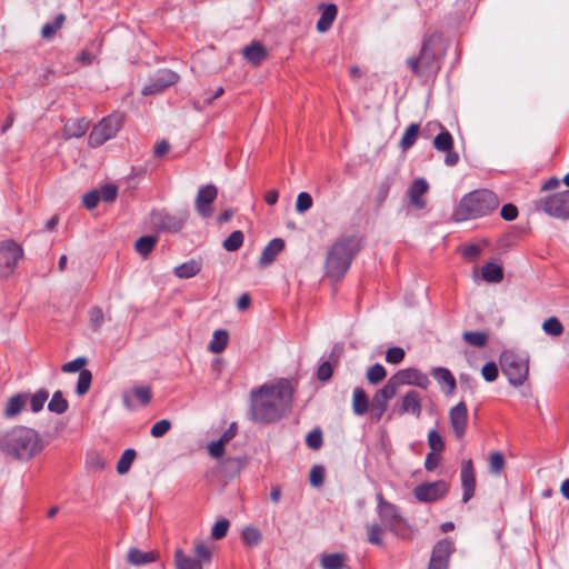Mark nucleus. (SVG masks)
Returning a JSON list of instances; mask_svg holds the SVG:
<instances>
[{
  "label": "nucleus",
  "instance_id": "cd10ccee",
  "mask_svg": "<svg viewBox=\"0 0 569 569\" xmlns=\"http://www.w3.org/2000/svg\"><path fill=\"white\" fill-rule=\"evenodd\" d=\"M127 558L131 565L141 566L154 562L158 558V553L156 551L144 552L139 550L138 548H131L128 552Z\"/></svg>",
  "mask_w": 569,
  "mask_h": 569
},
{
  "label": "nucleus",
  "instance_id": "13d9d810",
  "mask_svg": "<svg viewBox=\"0 0 569 569\" xmlns=\"http://www.w3.org/2000/svg\"><path fill=\"white\" fill-rule=\"evenodd\" d=\"M307 446L310 449L318 450L322 446V432L320 429H315L308 433L306 438Z\"/></svg>",
  "mask_w": 569,
  "mask_h": 569
},
{
  "label": "nucleus",
  "instance_id": "20e7f679",
  "mask_svg": "<svg viewBox=\"0 0 569 569\" xmlns=\"http://www.w3.org/2000/svg\"><path fill=\"white\" fill-rule=\"evenodd\" d=\"M499 204V198L491 190H473L462 197L453 212V219L457 222L477 219L490 214Z\"/></svg>",
  "mask_w": 569,
  "mask_h": 569
},
{
  "label": "nucleus",
  "instance_id": "58836bf2",
  "mask_svg": "<svg viewBox=\"0 0 569 569\" xmlns=\"http://www.w3.org/2000/svg\"><path fill=\"white\" fill-rule=\"evenodd\" d=\"M136 457H137V453H136L134 449H131V448L130 449H126L122 452V455H121V457H120V459H119V461L117 463V471H118V473L119 475L127 473L130 470L131 465L134 461Z\"/></svg>",
  "mask_w": 569,
  "mask_h": 569
},
{
  "label": "nucleus",
  "instance_id": "ddd939ff",
  "mask_svg": "<svg viewBox=\"0 0 569 569\" xmlns=\"http://www.w3.org/2000/svg\"><path fill=\"white\" fill-rule=\"evenodd\" d=\"M449 486L445 480L426 482L413 489L416 499L420 502H435L447 495Z\"/></svg>",
  "mask_w": 569,
  "mask_h": 569
},
{
  "label": "nucleus",
  "instance_id": "f03ea898",
  "mask_svg": "<svg viewBox=\"0 0 569 569\" xmlns=\"http://www.w3.org/2000/svg\"><path fill=\"white\" fill-rule=\"evenodd\" d=\"M46 447V441L40 433L26 426H14L0 433V451L6 456L30 461Z\"/></svg>",
  "mask_w": 569,
  "mask_h": 569
},
{
  "label": "nucleus",
  "instance_id": "9b49d317",
  "mask_svg": "<svg viewBox=\"0 0 569 569\" xmlns=\"http://www.w3.org/2000/svg\"><path fill=\"white\" fill-rule=\"evenodd\" d=\"M389 381L396 387L397 391L399 386L402 385L416 386L427 390L431 383L428 376L416 368L399 370L389 379Z\"/></svg>",
  "mask_w": 569,
  "mask_h": 569
},
{
  "label": "nucleus",
  "instance_id": "5fc2aeb1",
  "mask_svg": "<svg viewBox=\"0 0 569 569\" xmlns=\"http://www.w3.org/2000/svg\"><path fill=\"white\" fill-rule=\"evenodd\" d=\"M383 529L379 525L368 526V541L372 545L381 546Z\"/></svg>",
  "mask_w": 569,
  "mask_h": 569
},
{
  "label": "nucleus",
  "instance_id": "473e14b6",
  "mask_svg": "<svg viewBox=\"0 0 569 569\" xmlns=\"http://www.w3.org/2000/svg\"><path fill=\"white\" fill-rule=\"evenodd\" d=\"M352 409L358 416H363L369 409L368 396L361 388H356L353 390Z\"/></svg>",
  "mask_w": 569,
  "mask_h": 569
},
{
  "label": "nucleus",
  "instance_id": "bf43d9fd",
  "mask_svg": "<svg viewBox=\"0 0 569 569\" xmlns=\"http://www.w3.org/2000/svg\"><path fill=\"white\" fill-rule=\"evenodd\" d=\"M481 375L486 381H495L499 375L498 366L493 361L487 362L481 369Z\"/></svg>",
  "mask_w": 569,
  "mask_h": 569
},
{
  "label": "nucleus",
  "instance_id": "f3484780",
  "mask_svg": "<svg viewBox=\"0 0 569 569\" xmlns=\"http://www.w3.org/2000/svg\"><path fill=\"white\" fill-rule=\"evenodd\" d=\"M218 194V189L213 184H207L199 189L196 197V209L198 213L208 218L212 213L211 203L216 200Z\"/></svg>",
  "mask_w": 569,
  "mask_h": 569
},
{
  "label": "nucleus",
  "instance_id": "c756f323",
  "mask_svg": "<svg viewBox=\"0 0 569 569\" xmlns=\"http://www.w3.org/2000/svg\"><path fill=\"white\" fill-rule=\"evenodd\" d=\"M201 270V263L196 260H190L180 266H177L173 270L176 277L180 279H189L197 276Z\"/></svg>",
  "mask_w": 569,
  "mask_h": 569
},
{
  "label": "nucleus",
  "instance_id": "7c9ffc66",
  "mask_svg": "<svg viewBox=\"0 0 569 569\" xmlns=\"http://www.w3.org/2000/svg\"><path fill=\"white\" fill-rule=\"evenodd\" d=\"M174 565L177 569H202L201 560L186 555L181 549L174 552Z\"/></svg>",
  "mask_w": 569,
  "mask_h": 569
},
{
  "label": "nucleus",
  "instance_id": "ea45409f",
  "mask_svg": "<svg viewBox=\"0 0 569 569\" xmlns=\"http://www.w3.org/2000/svg\"><path fill=\"white\" fill-rule=\"evenodd\" d=\"M433 147L438 151H450L453 148V138L447 130L441 131L433 139Z\"/></svg>",
  "mask_w": 569,
  "mask_h": 569
},
{
  "label": "nucleus",
  "instance_id": "49530a36",
  "mask_svg": "<svg viewBox=\"0 0 569 569\" xmlns=\"http://www.w3.org/2000/svg\"><path fill=\"white\" fill-rule=\"evenodd\" d=\"M386 376V369L380 363H376L367 370V379L371 385H378Z\"/></svg>",
  "mask_w": 569,
  "mask_h": 569
},
{
  "label": "nucleus",
  "instance_id": "b1692460",
  "mask_svg": "<svg viewBox=\"0 0 569 569\" xmlns=\"http://www.w3.org/2000/svg\"><path fill=\"white\" fill-rule=\"evenodd\" d=\"M243 58L252 66H260L268 57L266 47L258 41L251 42L242 50Z\"/></svg>",
  "mask_w": 569,
  "mask_h": 569
},
{
  "label": "nucleus",
  "instance_id": "4c0bfd02",
  "mask_svg": "<svg viewBox=\"0 0 569 569\" xmlns=\"http://www.w3.org/2000/svg\"><path fill=\"white\" fill-rule=\"evenodd\" d=\"M68 408L69 403L67 399H64L62 392L60 390L56 391L48 403V410L61 415L64 413Z\"/></svg>",
  "mask_w": 569,
  "mask_h": 569
},
{
  "label": "nucleus",
  "instance_id": "a878e982",
  "mask_svg": "<svg viewBox=\"0 0 569 569\" xmlns=\"http://www.w3.org/2000/svg\"><path fill=\"white\" fill-rule=\"evenodd\" d=\"M89 129V121L84 118L72 120L64 124L62 137L66 140L80 138L86 134Z\"/></svg>",
  "mask_w": 569,
  "mask_h": 569
},
{
  "label": "nucleus",
  "instance_id": "603ef678",
  "mask_svg": "<svg viewBox=\"0 0 569 569\" xmlns=\"http://www.w3.org/2000/svg\"><path fill=\"white\" fill-rule=\"evenodd\" d=\"M229 526L230 523L227 519L218 520L211 529V537L216 540L224 538L227 536Z\"/></svg>",
  "mask_w": 569,
  "mask_h": 569
},
{
  "label": "nucleus",
  "instance_id": "8fccbe9b",
  "mask_svg": "<svg viewBox=\"0 0 569 569\" xmlns=\"http://www.w3.org/2000/svg\"><path fill=\"white\" fill-rule=\"evenodd\" d=\"M428 445L431 452H441L445 448V442L441 435L437 430H430L428 433Z\"/></svg>",
  "mask_w": 569,
  "mask_h": 569
},
{
  "label": "nucleus",
  "instance_id": "a18cd8bd",
  "mask_svg": "<svg viewBox=\"0 0 569 569\" xmlns=\"http://www.w3.org/2000/svg\"><path fill=\"white\" fill-rule=\"evenodd\" d=\"M49 398V392L44 389L38 390L30 397V408L32 412H39L43 409L46 401Z\"/></svg>",
  "mask_w": 569,
  "mask_h": 569
},
{
  "label": "nucleus",
  "instance_id": "dca6fc26",
  "mask_svg": "<svg viewBox=\"0 0 569 569\" xmlns=\"http://www.w3.org/2000/svg\"><path fill=\"white\" fill-rule=\"evenodd\" d=\"M179 76L169 70H160L154 80L142 89L143 96H151L161 92L166 88L173 86L178 82Z\"/></svg>",
  "mask_w": 569,
  "mask_h": 569
},
{
  "label": "nucleus",
  "instance_id": "864d4df0",
  "mask_svg": "<svg viewBox=\"0 0 569 569\" xmlns=\"http://www.w3.org/2000/svg\"><path fill=\"white\" fill-rule=\"evenodd\" d=\"M312 198L308 192H300L297 197L296 210L303 213L312 207Z\"/></svg>",
  "mask_w": 569,
  "mask_h": 569
},
{
  "label": "nucleus",
  "instance_id": "2eb2a0df",
  "mask_svg": "<svg viewBox=\"0 0 569 569\" xmlns=\"http://www.w3.org/2000/svg\"><path fill=\"white\" fill-rule=\"evenodd\" d=\"M449 422L457 439H462L468 427V408L465 401L458 402L449 411Z\"/></svg>",
  "mask_w": 569,
  "mask_h": 569
},
{
  "label": "nucleus",
  "instance_id": "37998d69",
  "mask_svg": "<svg viewBox=\"0 0 569 569\" xmlns=\"http://www.w3.org/2000/svg\"><path fill=\"white\" fill-rule=\"evenodd\" d=\"M213 548L206 542L199 541L194 545L193 553L197 560H201V565L211 561Z\"/></svg>",
  "mask_w": 569,
  "mask_h": 569
},
{
  "label": "nucleus",
  "instance_id": "7ed1b4c3",
  "mask_svg": "<svg viewBox=\"0 0 569 569\" xmlns=\"http://www.w3.org/2000/svg\"><path fill=\"white\" fill-rule=\"evenodd\" d=\"M360 246L355 237H346L333 242L327 252L325 262L326 276L335 281L341 280Z\"/></svg>",
  "mask_w": 569,
  "mask_h": 569
},
{
  "label": "nucleus",
  "instance_id": "680f3d73",
  "mask_svg": "<svg viewBox=\"0 0 569 569\" xmlns=\"http://www.w3.org/2000/svg\"><path fill=\"white\" fill-rule=\"evenodd\" d=\"M405 358V350L400 347H392L387 350L386 361L392 365L400 363Z\"/></svg>",
  "mask_w": 569,
  "mask_h": 569
},
{
  "label": "nucleus",
  "instance_id": "0e129e2a",
  "mask_svg": "<svg viewBox=\"0 0 569 569\" xmlns=\"http://www.w3.org/2000/svg\"><path fill=\"white\" fill-rule=\"evenodd\" d=\"M90 323H91V327L94 329V330H98L101 325L103 323V311L100 307H93L91 308L90 312Z\"/></svg>",
  "mask_w": 569,
  "mask_h": 569
},
{
  "label": "nucleus",
  "instance_id": "79ce46f5",
  "mask_svg": "<svg viewBox=\"0 0 569 569\" xmlns=\"http://www.w3.org/2000/svg\"><path fill=\"white\" fill-rule=\"evenodd\" d=\"M66 17L63 13H59L53 22L46 23L42 27L41 34L44 39H51L56 34L58 30H60L63 26Z\"/></svg>",
  "mask_w": 569,
  "mask_h": 569
},
{
  "label": "nucleus",
  "instance_id": "774afa93",
  "mask_svg": "<svg viewBox=\"0 0 569 569\" xmlns=\"http://www.w3.org/2000/svg\"><path fill=\"white\" fill-rule=\"evenodd\" d=\"M133 393L141 405L146 406L151 400V389L150 387H136L133 389Z\"/></svg>",
  "mask_w": 569,
  "mask_h": 569
},
{
  "label": "nucleus",
  "instance_id": "e2e57ef3",
  "mask_svg": "<svg viewBox=\"0 0 569 569\" xmlns=\"http://www.w3.org/2000/svg\"><path fill=\"white\" fill-rule=\"evenodd\" d=\"M100 199L106 202H113L118 196V188L114 184H106L100 191Z\"/></svg>",
  "mask_w": 569,
  "mask_h": 569
},
{
  "label": "nucleus",
  "instance_id": "2f4dec72",
  "mask_svg": "<svg viewBox=\"0 0 569 569\" xmlns=\"http://www.w3.org/2000/svg\"><path fill=\"white\" fill-rule=\"evenodd\" d=\"M229 333L227 330L218 329L213 332L212 339L209 342L208 349L212 353H221L228 346Z\"/></svg>",
  "mask_w": 569,
  "mask_h": 569
},
{
  "label": "nucleus",
  "instance_id": "f8f14e48",
  "mask_svg": "<svg viewBox=\"0 0 569 569\" xmlns=\"http://www.w3.org/2000/svg\"><path fill=\"white\" fill-rule=\"evenodd\" d=\"M396 387L388 380V382L372 397L370 403V413L375 422L380 421L383 413L388 409V402L397 395Z\"/></svg>",
  "mask_w": 569,
  "mask_h": 569
},
{
  "label": "nucleus",
  "instance_id": "c9c22d12",
  "mask_svg": "<svg viewBox=\"0 0 569 569\" xmlns=\"http://www.w3.org/2000/svg\"><path fill=\"white\" fill-rule=\"evenodd\" d=\"M462 339L469 346L482 348L488 343L489 336L483 331H465Z\"/></svg>",
  "mask_w": 569,
  "mask_h": 569
},
{
  "label": "nucleus",
  "instance_id": "423d86ee",
  "mask_svg": "<svg viewBox=\"0 0 569 569\" xmlns=\"http://www.w3.org/2000/svg\"><path fill=\"white\" fill-rule=\"evenodd\" d=\"M123 117L112 113L98 122L89 134L88 142L92 148H98L113 138L121 129Z\"/></svg>",
  "mask_w": 569,
  "mask_h": 569
},
{
  "label": "nucleus",
  "instance_id": "f257e3e1",
  "mask_svg": "<svg viewBox=\"0 0 569 569\" xmlns=\"http://www.w3.org/2000/svg\"><path fill=\"white\" fill-rule=\"evenodd\" d=\"M293 390L288 380L264 383L250 392L251 420L270 423L281 419L290 411Z\"/></svg>",
  "mask_w": 569,
  "mask_h": 569
},
{
  "label": "nucleus",
  "instance_id": "393cba45",
  "mask_svg": "<svg viewBox=\"0 0 569 569\" xmlns=\"http://www.w3.org/2000/svg\"><path fill=\"white\" fill-rule=\"evenodd\" d=\"M284 249V241L280 238L272 239L263 249L260 256V264L267 267L271 264L277 256Z\"/></svg>",
  "mask_w": 569,
  "mask_h": 569
},
{
  "label": "nucleus",
  "instance_id": "1a4fd4ad",
  "mask_svg": "<svg viewBox=\"0 0 569 569\" xmlns=\"http://www.w3.org/2000/svg\"><path fill=\"white\" fill-rule=\"evenodd\" d=\"M537 207L558 219H569V189L540 199Z\"/></svg>",
  "mask_w": 569,
  "mask_h": 569
},
{
  "label": "nucleus",
  "instance_id": "de8ad7c7",
  "mask_svg": "<svg viewBox=\"0 0 569 569\" xmlns=\"http://www.w3.org/2000/svg\"><path fill=\"white\" fill-rule=\"evenodd\" d=\"M92 380V375L89 370L83 369L79 373L78 382H77V393L79 396H83L90 389Z\"/></svg>",
  "mask_w": 569,
  "mask_h": 569
},
{
  "label": "nucleus",
  "instance_id": "f704fd0d",
  "mask_svg": "<svg viewBox=\"0 0 569 569\" xmlns=\"http://www.w3.org/2000/svg\"><path fill=\"white\" fill-rule=\"evenodd\" d=\"M323 569H343L346 565V556L343 553L323 555L320 560Z\"/></svg>",
  "mask_w": 569,
  "mask_h": 569
},
{
  "label": "nucleus",
  "instance_id": "c03bdc74",
  "mask_svg": "<svg viewBox=\"0 0 569 569\" xmlns=\"http://www.w3.org/2000/svg\"><path fill=\"white\" fill-rule=\"evenodd\" d=\"M243 239L242 231L236 230L223 241L222 246L227 251H236L242 246Z\"/></svg>",
  "mask_w": 569,
  "mask_h": 569
},
{
  "label": "nucleus",
  "instance_id": "a19ab883",
  "mask_svg": "<svg viewBox=\"0 0 569 569\" xmlns=\"http://www.w3.org/2000/svg\"><path fill=\"white\" fill-rule=\"evenodd\" d=\"M419 129L420 128L418 123H411L408 126L400 141V147L403 150H408L415 144L419 134Z\"/></svg>",
  "mask_w": 569,
  "mask_h": 569
},
{
  "label": "nucleus",
  "instance_id": "4be33fe9",
  "mask_svg": "<svg viewBox=\"0 0 569 569\" xmlns=\"http://www.w3.org/2000/svg\"><path fill=\"white\" fill-rule=\"evenodd\" d=\"M431 376L441 387L445 395L450 396L457 388L456 378L451 371L445 367H437L431 370Z\"/></svg>",
  "mask_w": 569,
  "mask_h": 569
},
{
  "label": "nucleus",
  "instance_id": "c85d7f7f",
  "mask_svg": "<svg viewBox=\"0 0 569 569\" xmlns=\"http://www.w3.org/2000/svg\"><path fill=\"white\" fill-rule=\"evenodd\" d=\"M393 184L392 177H386L373 189V202L380 207L387 200L389 191Z\"/></svg>",
  "mask_w": 569,
  "mask_h": 569
},
{
  "label": "nucleus",
  "instance_id": "6e6d98bb",
  "mask_svg": "<svg viewBox=\"0 0 569 569\" xmlns=\"http://www.w3.org/2000/svg\"><path fill=\"white\" fill-rule=\"evenodd\" d=\"M171 429V422L168 419L157 421L150 430V433L154 438L164 436Z\"/></svg>",
  "mask_w": 569,
  "mask_h": 569
},
{
  "label": "nucleus",
  "instance_id": "aec40b11",
  "mask_svg": "<svg viewBox=\"0 0 569 569\" xmlns=\"http://www.w3.org/2000/svg\"><path fill=\"white\" fill-rule=\"evenodd\" d=\"M429 184L426 179L417 178L415 179L408 188V197L410 203L416 209H423L426 207V200L423 196L428 192Z\"/></svg>",
  "mask_w": 569,
  "mask_h": 569
},
{
  "label": "nucleus",
  "instance_id": "4468645a",
  "mask_svg": "<svg viewBox=\"0 0 569 569\" xmlns=\"http://www.w3.org/2000/svg\"><path fill=\"white\" fill-rule=\"evenodd\" d=\"M453 550L452 541L448 539L438 541L433 547L428 569H448Z\"/></svg>",
  "mask_w": 569,
  "mask_h": 569
},
{
  "label": "nucleus",
  "instance_id": "09e8293b",
  "mask_svg": "<svg viewBox=\"0 0 569 569\" xmlns=\"http://www.w3.org/2000/svg\"><path fill=\"white\" fill-rule=\"evenodd\" d=\"M542 329L547 335L558 337L563 332V327L558 318L551 317L547 319L543 325Z\"/></svg>",
  "mask_w": 569,
  "mask_h": 569
},
{
  "label": "nucleus",
  "instance_id": "0eeeda50",
  "mask_svg": "<svg viewBox=\"0 0 569 569\" xmlns=\"http://www.w3.org/2000/svg\"><path fill=\"white\" fill-rule=\"evenodd\" d=\"M440 34H431L427 37L422 41L419 56L407 60L409 68L416 76H425L431 69L436 59L433 47L436 42L440 41Z\"/></svg>",
  "mask_w": 569,
  "mask_h": 569
},
{
  "label": "nucleus",
  "instance_id": "a211bd4d",
  "mask_svg": "<svg viewBox=\"0 0 569 569\" xmlns=\"http://www.w3.org/2000/svg\"><path fill=\"white\" fill-rule=\"evenodd\" d=\"M461 487H462V501L468 502L475 495L476 490V475L472 460H466L461 465Z\"/></svg>",
  "mask_w": 569,
  "mask_h": 569
},
{
  "label": "nucleus",
  "instance_id": "052dcab7",
  "mask_svg": "<svg viewBox=\"0 0 569 569\" xmlns=\"http://www.w3.org/2000/svg\"><path fill=\"white\" fill-rule=\"evenodd\" d=\"M242 538L247 545L254 546L260 541L261 533L256 528L247 527L242 531Z\"/></svg>",
  "mask_w": 569,
  "mask_h": 569
},
{
  "label": "nucleus",
  "instance_id": "6e6552de",
  "mask_svg": "<svg viewBox=\"0 0 569 569\" xmlns=\"http://www.w3.org/2000/svg\"><path fill=\"white\" fill-rule=\"evenodd\" d=\"M23 249L14 240L0 242V277H9L23 258Z\"/></svg>",
  "mask_w": 569,
  "mask_h": 569
},
{
  "label": "nucleus",
  "instance_id": "338daca9",
  "mask_svg": "<svg viewBox=\"0 0 569 569\" xmlns=\"http://www.w3.org/2000/svg\"><path fill=\"white\" fill-rule=\"evenodd\" d=\"M226 443L220 439L212 441L208 446V452L212 458L220 459L224 453Z\"/></svg>",
  "mask_w": 569,
  "mask_h": 569
},
{
  "label": "nucleus",
  "instance_id": "412c9836",
  "mask_svg": "<svg viewBox=\"0 0 569 569\" xmlns=\"http://www.w3.org/2000/svg\"><path fill=\"white\" fill-rule=\"evenodd\" d=\"M422 411L421 396L416 390H409L401 399L400 407L397 409L399 415L412 413L419 418Z\"/></svg>",
  "mask_w": 569,
  "mask_h": 569
},
{
  "label": "nucleus",
  "instance_id": "bb28decb",
  "mask_svg": "<svg viewBox=\"0 0 569 569\" xmlns=\"http://www.w3.org/2000/svg\"><path fill=\"white\" fill-rule=\"evenodd\" d=\"M27 402V396L23 393H17L9 398L7 401V405L4 407V416L7 418H14L17 417L22 409L24 408Z\"/></svg>",
  "mask_w": 569,
  "mask_h": 569
},
{
  "label": "nucleus",
  "instance_id": "3c124183",
  "mask_svg": "<svg viewBox=\"0 0 569 569\" xmlns=\"http://www.w3.org/2000/svg\"><path fill=\"white\" fill-rule=\"evenodd\" d=\"M505 467V458L501 452L495 451L489 457V469L491 472L499 475Z\"/></svg>",
  "mask_w": 569,
  "mask_h": 569
},
{
  "label": "nucleus",
  "instance_id": "e433bc0d",
  "mask_svg": "<svg viewBox=\"0 0 569 569\" xmlns=\"http://www.w3.org/2000/svg\"><path fill=\"white\" fill-rule=\"evenodd\" d=\"M157 237L154 236H143L140 237L136 243L134 248L136 251L143 258H147L151 251L153 250L156 243H157Z\"/></svg>",
  "mask_w": 569,
  "mask_h": 569
},
{
  "label": "nucleus",
  "instance_id": "5701e85b",
  "mask_svg": "<svg viewBox=\"0 0 569 569\" xmlns=\"http://www.w3.org/2000/svg\"><path fill=\"white\" fill-rule=\"evenodd\" d=\"M318 9L321 12V16L317 22V30L323 33L330 29L333 21L336 20L338 8L333 3H320Z\"/></svg>",
  "mask_w": 569,
  "mask_h": 569
},
{
  "label": "nucleus",
  "instance_id": "4d7b16f0",
  "mask_svg": "<svg viewBox=\"0 0 569 569\" xmlns=\"http://www.w3.org/2000/svg\"><path fill=\"white\" fill-rule=\"evenodd\" d=\"M309 481L313 487H320L325 481V469L321 466H313L309 473Z\"/></svg>",
  "mask_w": 569,
  "mask_h": 569
},
{
  "label": "nucleus",
  "instance_id": "9d476101",
  "mask_svg": "<svg viewBox=\"0 0 569 569\" xmlns=\"http://www.w3.org/2000/svg\"><path fill=\"white\" fill-rule=\"evenodd\" d=\"M378 499V513L381 522L396 535H401V529L405 527V521L398 513L397 507L383 499L379 493Z\"/></svg>",
  "mask_w": 569,
  "mask_h": 569
},
{
  "label": "nucleus",
  "instance_id": "6ab92c4d",
  "mask_svg": "<svg viewBox=\"0 0 569 569\" xmlns=\"http://www.w3.org/2000/svg\"><path fill=\"white\" fill-rule=\"evenodd\" d=\"M189 213L187 210L179 214H156L153 217V222L160 227L161 229L170 232L180 231L186 221L188 220Z\"/></svg>",
  "mask_w": 569,
  "mask_h": 569
},
{
  "label": "nucleus",
  "instance_id": "39448f33",
  "mask_svg": "<svg viewBox=\"0 0 569 569\" xmlns=\"http://www.w3.org/2000/svg\"><path fill=\"white\" fill-rule=\"evenodd\" d=\"M499 362L502 373L507 377L510 385L520 387L528 380L530 360L527 355L518 353L513 350H503Z\"/></svg>",
  "mask_w": 569,
  "mask_h": 569
},
{
  "label": "nucleus",
  "instance_id": "69168bd1",
  "mask_svg": "<svg viewBox=\"0 0 569 569\" xmlns=\"http://www.w3.org/2000/svg\"><path fill=\"white\" fill-rule=\"evenodd\" d=\"M481 253V248L477 244H468L461 249V256L469 261L476 260Z\"/></svg>",
  "mask_w": 569,
  "mask_h": 569
},
{
  "label": "nucleus",
  "instance_id": "72a5a7b5",
  "mask_svg": "<svg viewBox=\"0 0 569 569\" xmlns=\"http://www.w3.org/2000/svg\"><path fill=\"white\" fill-rule=\"evenodd\" d=\"M481 274L487 282L498 283L503 279L502 268L492 262H487L482 266Z\"/></svg>",
  "mask_w": 569,
  "mask_h": 569
}]
</instances>
